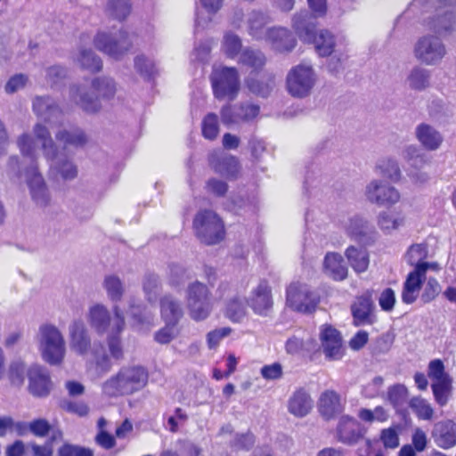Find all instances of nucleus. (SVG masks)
<instances>
[{"mask_svg": "<svg viewBox=\"0 0 456 456\" xmlns=\"http://www.w3.org/2000/svg\"><path fill=\"white\" fill-rule=\"evenodd\" d=\"M56 438H62L61 431L55 432L44 444L29 443L33 456H53V443ZM57 456H94V452L90 448L65 442L58 448Z\"/></svg>", "mask_w": 456, "mask_h": 456, "instance_id": "nucleus-11", "label": "nucleus"}, {"mask_svg": "<svg viewBox=\"0 0 456 456\" xmlns=\"http://www.w3.org/2000/svg\"><path fill=\"white\" fill-rule=\"evenodd\" d=\"M192 228L200 242L208 246L219 244L226 236L224 222L211 209L199 210L193 218Z\"/></svg>", "mask_w": 456, "mask_h": 456, "instance_id": "nucleus-3", "label": "nucleus"}, {"mask_svg": "<svg viewBox=\"0 0 456 456\" xmlns=\"http://www.w3.org/2000/svg\"><path fill=\"white\" fill-rule=\"evenodd\" d=\"M94 42L99 51L116 60L123 57L133 46L126 31H120L117 37H113L107 32H98Z\"/></svg>", "mask_w": 456, "mask_h": 456, "instance_id": "nucleus-12", "label": "nucleus"}, {"mask_svg": "<svg viewBox=\"0 0 456 456\" xmlns=\"http://www.w3.org/2000/svg\"><path fill=\"white\" fill-rule=\"evenodd\" d=\"M106 11L112 19L123 21L132 12L131 0H109Z\"/></svg>", "mask_w": 456, "mask_h": 456, "instance_id": "nucleus-38", "label": "nucleus"}, {"mask_svg": "<svg viewBox=\"0 0 456 456\" xmlns=\"http://www.w3.org/2000/svg\"><path fill=\"white\" fill-rule=\"evenodd\" d=\"M437 240L434 237H428L424 241L411 245L406 256H432L436 254Z\"/></svg>", "mask_w": 456, "mask_h": 456, "instance_id": "nucleus-39", "label": "nucleus"}, {"mask_svg": "<svg viewBox=\"0 0 456 456\" xmlns=\"http://www.w3.org/2000/svg\"><path fill=\"white\" fill-rule=\"evenodd\" d=\"M265 40L273 51L280 53L292 52L297 44L293 32L283 27H272L266 29Z\"/></svg>", "mask_w": 456, "mask_h": 456, "instance_id": "nucleus-18", "label": "nucleus"}, {"mask_svg": "<svg viewBox=\"0 0 456 456\" xmlns=\"http://www.w3.org/2000/svg\"><path fill=\"white\" fill-rule=\"evenodd\" d=\"M35 137L41 142L44 155L47 159L53 160L58 157V147L53 142L49 129L40 123L33 128Z\"/></svg>", "mask_w": 456, "mask_h": 456, "instance_id": "nucleus-33", "label": "nucleus"}, {"mask_svg": "<svg viewBox=\"0 0 456 456\" xmlns=\"http://www.w3.org/2000/svg\"><path fill=\"white\" fill-rule=\"evenodd\" d=\"M239 62L258 72L264 69L266 63V57L259 50L245 48L240 53Z\"/></svg>", "mask_w": 456, "mask_h": 456, "instance_id": "nucleus-37", "label": "nucleus"}, {"mask_svg": "<svg viewBox=\"0 0 456 456\" xmlns=\"http://www.w3.org/2000/svg\"><path fill=\"white\" fill-rule=\"evenodd\" d=\"M320 302V295L306 283L293 281L286 288V305L293 311L306 314H313Z\"/></svg>", "mask_w": 456, "mask_h": 456, "instance_id": "nucleus-5", "label": "nucleus"}, {"mask_svg": "<svg viewBox=\"0 0 456 456\" xmlns=\"http://www.w3.org/2000/svg\"><path fill=\"white\" fill-rule=\"evenodd\" d=\"M428 376L431 384H437L452 380V377L445 371L444 362L439 359L432 360L428 364Z\"/></svg>", "mask_w": 456, "mask_h": 456, "instance_id": "nucleus-43", "label": "nucleus"}, {"mask_svg": "<svg viewBox=\"0 0 456 456\" xmlns=\"http://www.w3.org/2000/svg\"><path fill=\"white\" fill-rule=\"evenodd\" d=\"M447 54L446 46L436 35H425L418 38L413 45L415 59L427 66L439 65Z\"/></svg>", "mask_w": 456, "mask_h": 456, "instance_id": "nucleus-8", "label": "nucleus"}, {"mask_svg": "<svg viewBox=\"0 0 456 456\" xmlns=\"http://www.w3.org/2000/svg\"><path fill=\"white\" fill-rule=\"evenodd\" d=\"M186 302L189 315L195 322L206 320L213 309L212 293L206 284L200 281L189 284Z\"/></svg>", "mask_w": 456, "mask_h": 456, "instance_id": "nucleus-7", "label": "nucleus"}, {"mask_svg": "<svg viewBox=\"0 0 456 456\" xmlns=\"http://www.w3.org/2000/svg\"><path fill=\"white\" fill-rule=\"evenodd\" d=\"M354 326L372 325L378 321L371 292L357 297L351 305Z\"/></svg>", "mask_w": 456, "mask_h": 456, "instance_id": "nucleus-17", "label": "nucleus"}, {"mask_svg": "<svg viewBox=\"0 0 456 456\" xmlns=\"http://www.w3.org/2000/svg\"><path fill=\"white\" fill-rule=\"evenodd\" d=\"M92 94L82 95L80 104L82 109L89 113H95L101 109L102 100L112 99L117 92L116 83L109 77H95L91 85Z\"/></svg>", "mask_w": 456, "mask_h": 456, "instance_id": "nucleus-9", "label": "nucleus"}, {"mask_svg": "<svg viewBox=\"0 0 456 456\" xmlns=\"http://www.w3.org/2000/svg\"><path fill=\"white\" fill-rule=\"evenodd\" d=\"M148 381L147 370L140 366L122 367L116 375L103 385L105 392L110 396L132 395L142 388Z\"/></svg>", "mask_w": 456, "mask_h": 456, "instance_id": "nucleus-2", "label": "nucleus"}, {"mask_svg": "<svg viewBox=\"0 0 456 456\" xmlns=\"http://www.w3.org/2000/svg\"><path fill=\"white\" fill-rule=\"evenodd\" d=\"M32 109L37 117H41L45 114L51 115L54 111L61 112L59 106L56 103L52 102L48 96H37L33 100Z\"/></svg>", "mask_w": 456, "mask_h": 456, "instance_id": "nucleus-46", "label": "nucleus"}, {"mask_svg": "<svg viewBox=\"0 0 456 456\" xmlns=\"http://www.w3.org/2000/svg\"><path fill=\"white\" fill-rule=\"evenodd\" d=\"M247 302L254 314L268 316L272 313L274 304L269 281L265 279L261 280L251 290Z\"/></svg>", "mask_w": 456, "mask_h": 456, "instance_id": "nucleus-15", "label": "nucleus"}, {"mask_svg": "<svg viewBox=\"0 0 456 456\" xmlns=\"http://www.w3.org/2000/svg\"><path fill=\"white\" fill-rule=\"evenodd\" d=\"M320 414L327 420L334 419L340 411V396L333 390L324 391L317 403Z\"/></svg>", "mask_w": 456, "mask_h": 456, "instance_id": "nucleus-29", "label": "nucleus"}, {"mask_svg": "<svg viewBox=\"0 0 456 456\" xmlns=\"http://www.w3.org/2000/svg\"><path fill=\"white\" fill-rule=\"evenodd\" d=\"M210 82L216 99L233 101L238 96L240 82L236 68L220 67L214 69L210 75Z\"/></svg>", "mask_w": 456, "mask_h": 456, "instance_id": "nucleus-6", "label": "nucleus"}, {"mask_svg": "<svg viewBox=\"0 0 456 456\" xmlns=\"http://www.w3.org/2000/svg\"><path fill=\"white\" fill-rule=\"evenodd\" d=\"M79 61L81 66L91 73H97L102 69L101 58L95 55L92 50H83L80 54Z\"/></svg>", "mask_w": 456, "mask_h": 456, "instance_id": "nucleus-50", "label": "nucleus"}, {"mask_svg": "<svg viewBox=\"0 0 456 456\" xmlns=\"http://www.w3.org/2000/svg\"><path fill=\"white\" fill-rule=\"evenodd\" d=\"M160 315L167 324L177 326L183 316V311L181 304L172 296L166 295L160 298Z\"/></svg>", "mask_w": 456, "mask_h": 456, "instance_id": "nucleus-28", "label": "nucleus"}, {"mask_svg": "<svg viewBox=\"0 0 456 456\" xmlns=\"http://www.w3.org/2000/svg\"><path fill=\"white\" fill-rule=\"evenodd\" d=\"M270 21L268 15L261 12H253L248 20V34L256 40L265 38V28Z\"/></svg>", "mask_w": 456, "mask_h": 456, "instance_id": "nucleus-36", "label": "nucleus"}, {"mask_svg": "<svg viewBox=\"0 0 456 456\" xmlns=\"http://www.w3.org/2000/svg\"><path fill=\"white\" fill-rule=\"evenodd\" d=\"M307 12L296 13L292 20V28L298 37L305 43L314 44L320 56L330 55L335 48L334 37L328 30L317 32L316 24L309 21Z\"/></svg>", "mask_w": 456, "mask_h": 456, "instance_id": "nucleus-1", "label": "nucleus"}, {"mask_svg": "<svg viewBox=\"0 0 456 456\" xmlns=\"http://www.w3.org/2000/svg\"><path fill=\"white\" fill-rule=\"evenodd\" d=\"M91 338L81 320H75L69 326V346L77 354L85 355L91 350Z\"/></svg>", "mask_w": 456, "mask_h": 456, "instance_id": "nucleus-21", "label": "nucleus"}, {"mask_svg": "<svg viewBox=\"0 0 456 456\" xmlns=\"http://www.w3.org/2000/svg\"><path fill=\"white\" fill-rule=\"evenodd\" d=\"M410 406L419 419L425 420L432 419L434 410L427 400L420 397H414L410 401Z\"/></svg>", "mask_w": 456, "mask_h": 456, "instance_id": "nucleus-51", "label": "nucleus"}, {"mask_svg": "<svg viewBox=\"0 0 456 456\" xmlns=\"http://www.w3.org/2000/svg\"><path fill=\"white\" fill-rule=\"evenodd\" d=\"M26 373L25 364L21 362L11 363L8 370V378L12 385L20 387L24 382Z\"/></svg>", "mask_w": 456, "mask_h": 456, "instance_id": "nucleus-56", "label": "nucleus"}, {"mask_svg": "<svg viewBox=\"0 0 456 456\" xmlns=\"http://www.w3.org/2000/svg\"><path fill=\"white\" fill-rule=\"evenodd\" d=\"M431 71L419 66L413 67L409 72L406 83L411 90L421 92L430 86Z\"/></svg>", "mask_w": 456, "mask_h": 456, "instance_id": "nucleus-35", "label": "nucleus"}, {"mask_svg": "<svg viewBox=\"0 0 456 456\" xmlns=\"http://www.w3.org/2000/svg\"><path fill=\"white\" fill-rule=\"evenodd\" d=\"M88 321L91 327L98 334L111 333L114 317L110 316V312L104 305L100 304L93 305L89 310Z\"/></svg>", "mask_w": 456, "mask_h": 456, "instance_id": "nucleus-24", "label": "nucleus"}, {"mask_svg": "<svg viewBox=\"0 0 456 456\" xmlns=\"http://www.w3.org/2000/svg\"><path fill=\"white\" fill-rule=\"evenodd\" d=\"M379 305L382 311L391 313L396 303L395 292L390 289H385L379 297Z\"/></svg>", "mask_w": 456, "mask_h": 456, "instance_id": "nucleus-60", "label": "nucleus"}, {"mask_svg": "<svg viewBox=\"0 0 456 456\" xmlns=\"http://www.w3.org/2000/svg\"><path fill=\"white\" fill-rule=\"evenodd\" d=\"M61 407L65 411L79 417H85L89 413V407L83 401L65 400L61 403Z\"/></svg>", "mask_w": 456, "mask_h": 456, "instance_id": "nucleus-58", "label": "nucleus"}, {"mask_svg": "<svg viewBox=\"0 0 456 456\" xmlns=\"http://www.w3.org/2000/svg\"><path fill=\"white\" fill-rule=\"evenodd\" d=\"M289 411L297 417L305 416L312 409V400L305 388L297 389L289 400Z\"/></svg>", "mask_w": 456, "mask_h": 456, "instance_id": "nucleus-31", "label": "nucleus"}, {"mask_svg": "<svg viewBox=\"0 0 456 456\" xmlns=\"http://www.w3.org/2000/svg\"><path fill=\"white\" fill-rule=\"evenodd\" d=\"M426 165L427 164H417L409 167L407 175L413 183L422 185L429 181L430 174L425 170Z\"/></svg>", "mask_w": 456, "mask_h": 456, "instance_id": "nucleus-55", "label": "nucleus"}, {"mask_svg": "<svg viewBox=\"0 0 456 456\" xmlns=\"http://www.w3.org/2000/svg\"><path fill=\"white\" fill-rule=\"evenodd\" d=\"M415 135L419 143L428 151H436L444 142L442 134L426 123L417 126Z\"/></svg>", "mask_w": 456, "mask_h": 456, "instance_id": "nucleus-27", "label": "nucleus"}, {"mask_svg": "<svg viewBox=\"0 0 456 456\" xmlns=\"http://www.w3.org/2000/svg\"><path fill=\"white\" fill-rule=\"evenodd\" d=\"M103 286L111 301L118 302L121 300L124 294V287L118 277L116 275L107 276L104 280Z\"/></svg>", "mask_w": 456, "mask_h": 456, "instance_id": "nucleus-45", "label": "nucleus"}, {"mask_svg": "<svg viewBox=\"0 0 456 456\" xmlns=\"http://www.w3.org/2000/svg\"><path fill=\"white\" fill-rule=\"evenodd\" d=\"M246 85L250 92L262 97H266L270 94L273 86H274V76L269 75L266 81H260L256 78L249 77L246 81Z\"/></svg>", "mask_w": 456, "mask_h": 456, "instance_id": "nucleus-41", "label": "nucleus"}, {"mask_svg": "<svg viewBox=\"0 0 456 456\" xmlns=\"http://www.w3.org/2000/svg\"><path fill=\"white\" fill-rule=\"evenodd\" d=\"M55 137L58 142L63 144L64 148H82L89 141L88 135L78 126L61 130L55 134Z\"/></svg>", "mask_w": 456, "mask_h": 456, "instance_id": "nucleus-30", "label": "nucleus"}, {"mask_svg": "<svg viewBox=\"0 0 456 456\" xmlns=\"http://www.w3.org/2000/svg\"><path fill=\"white\" fill-rule=\"evenodd\" d=\"M38 345L41 356L50 365L62 363L66 346L63 335L53 324H43L39 327Z\"/></svg>", "mask_w": 456, "mask_h": 456, "instance_id": "nucleus-4", "label": "nucleus"}, {"mask_svg": "<svg viewBox=\"0 0 456 456\" xmlns=\"http://www.w3.org/2000/svg\"><path fill=\"white\" fill-rule=\"evenodd\" d=\"M222 47L227 57L234 59L242 52L241 39L234 33L227 32L224 37Z\"/></svg>", "mask_w": 456, "mask_h": 456, "instance_id": "nucleus-44", "label": "nucleus"}, {"mask_svg": "<svg viewBox=\"0 0 456 456\" xmlns=\"http://www.w3.org/2000/svg\"><path fill=\"white\" fill-rule=\"evenodd\" d=\"M324 272L334 281H342V258H324Z\"/></svg>", "mask_w": 456, "mask_h": 456, "instance_id": "nucleus-57", "label": "nucleus"}, {"mask_svg": "<svg viewBox=\"0 0 456 456\" xmlns=\"http://www.w3.org/2000/svg\"><path fill=\"white\" fill-rule=\"evenodd\" d=\"M377 222L382 231L391 232L403 226L404 217L401 216H394L386 211H382L379 214Z\"/></svg>", "mask_w": 456, "mask_h": 456, "instance_id": "nucleus-42", "label": "nucleus"}, {"mask_svg": "<svg viewBox=\"0 0 456 456\" xmlns=\"http://www.w3.org/2000/svg\"><path fill=\"white\" fill-rule=\"evenodd\" d=\"M430 28L436 36H446L456 28V12L446 11L437 14L430 22Z\"/></svg>", "mask_w": 456, "mask_h": 456, "instance_id": "nucleus-34", "label": "nucleus"}, {"mask_svg": "<svg viewBox=\"0 0 456 456\" xmlns=\"http://www.w3.org/2000/svg\"><path fill=\"white\" fill-rule=\"evenodd\" d=\"M176 326H173L171 324H167L159 329L154 334V339L157 343L161 345H166L170 343L177 335L178 330L175 329Z\"/></svg>", "mask_w": 456, "mask_h": 456, "instance_id": "nucleus-61", "label": "nucleus"}, {"mask_svg": "<svg viewBox=\"0 0 456 456\" xmlns=\"http://www.w3.org/2000/svg\"><path fill=\"white\" fill-rule=\"evenodd\" d=\"M260 374L265 380H277L283 376V367L278 362L265 364L260 369Z\"/></svg>", "mask_w": 456, "mask_h": 456, "instance_id": "nucleus-59", "label": "nucleus"}, {"mask_svg": "<svg viewBox=\"0 0 456 456\" xmlns=\"http://www.w3.org/2000/svg\"><path fill=\"white\" fill-rule=\"evenodd\" d=\"M436 402L440 406L447 404L452 392V379L442 383L431 384Z\"/></svg>", "mask_w": 456, "mask_h": 456, "instance_id": "nucleus-48", "label": "nucleus"}, {"mask_svg": "<svg viewBox=\"0 0 456 456\" xmlns=\"http://www.w3.org/2000/svg\"><path fill=\"white\" fill-rule=\"evenodd\" d=\"M225 315L232 322H240L246 315L243 301L239 297L230 299L226 305Z\"/></svg>", "mask_w": 456, "mask_h": 456, "instance_id": "nucleus-47", "label": "nucleus"}, {"mask_svg": "<svg viewBox=\"0 0 456 456\" xmlns=\"http://www.w3.org/2000/svg\"><path fill=\"white\" fill-rule=\"evenodd\" d=\"M28 391L34 396L45 397L50 394L52 382L48 371L40 365H32L27 371Z\"/></svg>", "mask_w": 456, "mask_h": 456, "instance_id": "nucleus-20", "label": "nucleus"}, {"mask_svg": "<svg viewBox=\"0 0 456 456\" xmlns=\"http://www.w3.org/2000/svg\"><path fill=\"white\" fill-rule=\"evenodd\" d=\"M18 147L23 156L35 158V142L28 134H22L17 140Z\"/></svg>", "mask_w": 456, "mask_h": 456, "instance_id": "nucleus-64", "label": "nucleus"}, {"mask_svg": "<svg viewBox=\"0 0 456 456\" xmlns=\"http://www.w3.org/2000/svg\"><path fill=\"white\" fill-rule=\"evenodd\" d=\"M320 340L326 358L337 359L342 346L340 332L331 325H324L320 334Z\"/></svg>", "mask_w": 456, "mask_h": 456, "instance_id": "nucleus-22", "label": "nucleus"}, {"mask_svg": "<svg viewBox=\"0 0 456 456\" xmlns=\"http://www.w3.org/2000/svg\"><path fill=\"white\" fill-rule=\"evenodd\" d=\"M28 185L32 199L40 206H47L50 202V196L47 186L42 175L38 172L37 167H33L28 172Z\"/></svg>", "mask_w": 456, "mask_h": 456, "instance_id": "nucleus-23", "label": "nucleus"}, {"mask_svg": "<svg viewBox=\"0 0 456 456\" xmlns=\"http://www.w3.org/2000/svg\"><path fill=\"white\" fill-rule=\"evenodd\" d=\"M260 113V107L251 102H240L236 106L225 104L220 110L221 119L224 125L253 121Z\"/></svg>", "mask_w": 456, "mask_h": 456, "instance_id": "nucleus-16", "label": "nucleus"}, {"mask_svg": "<svg viewBox=\"0 0 456 456\" xmlns=\"http://www.w3.org/2000/svg\"><path fill=\"white\" fill-rule=\"evenodd\" d=\"M347 233L362 246L370 244L377 238V232L370 227L361 217H354L349 220Z\"/></svg>", "mask_w": 456, "mask_h": 456, "instance_id": "nucleus-26", "label": "nucleus"}, {"mask_svg": "<svg viewBox=\"0 0 456 456\" xmlns=\"http://www.w3.org/2000/svg\"><path fill=\"white\" fill-rule=\"evenodd\" d=\"M54 170L65 181L75 179L78 174L77 167L68 159L59 160L54 166Z\"/></svg>", "mask_w": 456, "mask_h": 456, "instance_id": "nucleus-52", "label": "nucleus"}, {"mask_svg": "<svg viewBox=\"0 0 456 456\" xmlns=\"http://www.w3.org/2000/svg\"><path fill=\"white\" fill-rule=\"evenodd\" d=\"M440 265L436 262H427L420 260L417 263L403 282L402 290V300L405 304H412L418 298L426 274L428 271L438 272Z\"/></svg>", "mask_w": 456, "mask_h": 456, "instance_id": "nucleus-10", "label": "nucleus"}, {"mask_svg": "<svg viewBox=\"0 0 456 456\" xmlns=\"http://www.w3.org/2000/svg\"><path fill=\"white\" fill-rule=\"evenodd\" d=\"M256 443V436L250 431L236 434L231 442V447L235 451H249Z\"/></svg>", "mask_w": 456, "mask_h": 456, "instance_id": "nucleus-53", "label": "nucleus"}, {"mask_svg": "<svg viewBox=\"0 0 456 456\" xmlns=\"http://www.w3.org/2000/svg\"><path fill=\"white\" fill-rule=\"evenodd\" d=\"M407 397L408 390L403 385L397 384L388 388L387 399L396 410L405 404Z\"/></svg>", "mask_w": 456, "mask_h": 456, "instance_id": "nucleus-49", "label": "nucleus"}, {"mask_svg": "<svg viewBox=\"0 0 456 456\" xmlns=\"http://www.w3.org/2000/svg\"><path fill=\"white\" fill-rule=\"evenodd\" d=\"M314 82V69L302 64L293 67L288 73L286 79L289 93L298 98L308 95Z\"/></svg>", "mask_w": 456, "mask_h": 456, "instance_id": "nucleus-13", "label": "nucleus"}, {"mask_svg": "<svg viewBox=\"0 0 456 456\" xmlns=\"http://www.w3.org/2000/svg\"><path fill=\"white\" fill-rule=\"evenodd\" d=\"M52 429L49 421L43 418L35 419L30 421V433L37 437H45Z\"/></svg>", "mask_w": 456, "mask_h": 456, "instance_id": "nucleus-63", "label": "nucleus"}, {"mask_svg": "<svg viewBox=\"0 0 456 456\" xmlns=\"http://www.w3.org/2000/svg\"><path fill=\"white\" fill-rule=\"evenodd\" d=\"M436 444L443 449L456 445V423L451 419L437 422L433 430Z\"/></svg>", "mask_w": 456, "mask_h": 456, "instance_id": "nucleus-25", "label": "nucleus"}, {"mask_svg": "<svg viewBox=\"0 0 456 456\" xmlns=\"http://www.w3.org/2000/svg\"><path fill=\"white\" fill-rule=\"evenodd\" d=\"M114 314V322L111 328V333L108 335L107 343L110 355L116 360H121L124 357V351L120 335L126 327L125 316L118 305L112 308Z\"/></svg>", "mask_w": 456, "mask_h": 456, "instance_id": "nucleus-19", "label": "nucleus"}, {"mask_svg": "<svg viewBox=\"0 0 456 456\" xmlns=\"http://www.w3.org/2000/svg\"><path fill=\"white\" fill-rule=\"evenodd\" d=\"M378 167L380 169L381 174L391 181L396 182L401 176L398 163L394 159L382 160Z\"/></svg>", "mask_w": 456, "mask_h": 456, "instance_id": "nucleus-54", "label": "nucleus"}, {"mask_svg": "<svg viewBox=\"0 0 456 456\" xmlns=\"http://www.w3.org/2000/svg\"><path fill=\"white\" fill-rule=\"evenodd\" d=\"M364 195L366 200L379 207H391L401 199L400 192L396 188L386 182L374 179L365 187Z\"/></svg>", "mask_w": 456, "mask_h": 456, "instance_id": "nucleus-14", "label": "nucleus"}, {"mask_svg": "<svg viewBox=\"0 0 456 456\" xmlns=\"http://www.w3.org/2000/svg\"><path fill=\"white\" fill-rule=\"evenodd\" d=\"M232 333L230 327H223L215 329L207 334V344L209 349H214L218 346L220 341Z\"/></svg>", "mask_w": 456, "mask_h": 456, "instance_id": "nucleus-62", "label": "nucleus"}, {"mask_svg": "<svg viewBox=\"0 0 456 456\" xmlns=\"http://www.w3.org/2000/svg\"><path fill=\"white\" fill-rule=\"evenodd\" d=\"M211 167L216 173L229 180L237 179L240 169L238 159L231 155L216 159L211 162Z\"/></svg>", "mask_w": 456, "mask_h": 456, "instance_id": "nucleus-32", "label": "nucleus"}, {"mask_svg": "<svg viewBox=\"0 0 456 456\" xmlns=\"http://www.w3.org/2000/svg\"><path fill=\"white\" fill-rule=\"evenodd\" d=\"M218 117L216 113H208L201 122V133L205 139L214 141L219 134Z\"/></svg>", "mask_w": 456, "mask_h": 456, "instance_id": "nucleus-40", "label": "nucleus"}]
</instances>
